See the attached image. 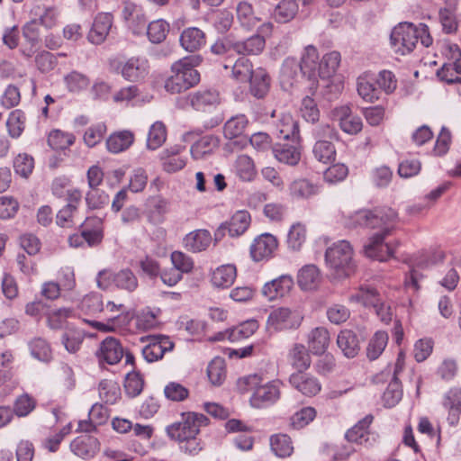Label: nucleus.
Returning a JSON list of instances; mask_svg holds the SVG:
<instances>
[{
	"label": "nucleus",
	"mask_w": 461,
	"mask_h": 461,
	"mask_svg": "<svg viewBox=\"0 0 461 461\" xmlns=\"http://www.w3.org/2000/svg\"><path fill=\"white\" fill-rule=\"evenodd\" d=\"M354 221L360 226L371 229L380 228L381 230L370 237L365 245V253L368 258L379 261H386L393 256L395 248L399 245L385 243L386 237L391 235L398 221V213L391 207H377L374 210H361L356 212Z\"/></svg>",
	"instance_id": "obj_1"
},
{
	"label": "nucleus",
	"mask_w": 461,
	"mask_h": 461,
	"mask_svg": "<svg viewBox=\"0 0 461 461\" xmlns=\"http://www.w3.org/2000/svg\"><path fill=\"white\" fill-rule=\"evenodd\" d=\"M209 424V419L203 413L186 411L180 414V419L165 429L167 436L176 442L179 448L186 454L195 456L203 444L198 437L202 427Z\"/></svg>",
	"instance_id": "obj_2"
},
{
	"label": "nucleus",
	"mask_w": 461,
	"mask_h": 461,
	"mask_svg": "<svg viewBox=\"0 0 461 461\" xmlns=\"http://www.w3.org/2000/svg\"><path fill=\"white\" fill-rule=\"evenodd\" d=\"M202 61L201 55H191L174 62L170 68L171 75L165 81L166 91L180 94L198 85L201 76L195 68Z\"/></svg>",
	"instance_id": "obj_3"
},
{
	"label": "nucleus",
	"mask_w": 461,
	"mask_h": 461,
	"mask_svg": "<svg viewBox=\"0 0 461 461\" xmlns=\"http://www.w3.org/2000/svg\"><path fill=\"white\" fill-rule=\"evenodd\" d=\"M325 261L336 278H346L355 273L353 249L347 240H339L329 247L325 252Z\"/></svg>",
	"instance_id": "obj_4"
},
{
	"label": "nucleus",
	"mask_w": 461,
	"mask_h": 461,
	"mask_svg": "<svg viewBox=\"0 0 461 461\" xmlns=\"http://www.w3.org/2000/svg\"><path fill=\"white\" fill-rule=\"evenodd\" d=\"M244 382L250 389L254 390L249 400L251 406L254 408H267L280 398L282 382L278 379L260 384L262 382L261 376L254 374L246 376Z\"/></svg>",
	"instance_id": "obj_5"
},
{
	"label": "nucleus",
	"mask_w": 461,
	"mask_h": 461,
	"mask_svg": "<svg viewBox=\"0 0 461 461\" xmlns=\"http://www.w3.org/2000/svg\"><path fill=\"white\" fill-rule=\"evenodd\" d=\"M418 41V31L416 25L412 23L402 22L398 23L390 34V44L393 51L400 55L412 52Z\"/></svg>",
	"instance_id": "obj_6"
},
{
	"label": "nucleus",
	"mask_w": 461,
	"mask_h": 461,
	"mask_svg": "<svg viewBox=\"0 0 461 461\" xmlns=\"http://www.w3.org/2000/svg\"><path fill=\"white\" fill-rule=\"evenodd\" d=\"M303 319L297 310L279 307L270 312L267 320V328L275 332L296 330L300 327Z\"/></svg>",
	"instance_id": "obj_7"
},
{
	"label": "nucleus",
	"mask_w": 461,
	"mask_h": 461,
	"mask_svg": "<svg viewBox=\"0 0 461 461\" xmlns=\"http://www.w3.org/2000/svg\"><path fill=\"white\" fill-rule=\"evenodd\" d=\"M97 284L103 289H106L111 284H113L119 289L132 292L138 286V279L133 272L128 268L116 273L104 270L99 272Z\"/></svg>",
	"instance_id": "obj_8"
},
{
	"label": "nucleus",
	"mask_w": 461,
	"mask_h": 461,
	"mask_svg": "<svg viewBox=\"0 0 461 461\" xmlns=\"http://www.w3.org/2000/svg\"><path fill=\"white\" fill-rule=\"evenodd\" d=\"M250 221L251 218L249 212H236L229 221L222 222L214 231L215 241H220L226 232L231 238L241 236L249 227Z\"/></svg>",
	"instance_id": "obj_9"
},
{
	"label": "nucleus",
	"mask_w": 461,
	"mask_h": 461,
	"mask_svg": "<svg viewBox=\"0 0 461 461\" xmlns=\"http://www.w3.org/2000/svg\"><path fill=\"white\" fill-rule=\"evenodd\" d=\"M117 70L122 77L130 82H140L149 72V60L145 57H131L124 62H119Z\"/></svg>",
	"instance_id": "obj_10"
},
{
	"label": "nucleus",
	"mask_w": 461,
	"mask_h": 461,
	"mask_svg": "<svg viewBox=\"0 0 461 461\" xmlns=\"http://www.w3.org/2000/svg\"><path fill=\"white\" fill-rule=\"evenodd\" d=\"M122 17L132 34L137 36L144 34L148 21L141 6L125 2L122 10Z\"/></svg>",
	"instance_id": "obj_11"
},
{
	"label": "nucleus",
	"mask_w": 461,
	"mask_h": 461,
	"mask_svg": "<svg viewBox=\"0 0 461 461\" xmlns=\"http://www.w3.org/2000/svg\"><path fill=\"white\" fill-rule=\"evenodd\" d=\"M373 420L374 416L372 414L366 415L357 424L347 430L345 434L346 439L350 443L363 445L365 447L372 446L375 441L374 433L369 429Z\"/></svg>",
	"instance_id": "obj_12"
},
{
	"label": "nucleus",
	"mask_w": 461,
	"mask_h": 461,
	"mask_svg": "<svg viewBox=\"0 0 461 461\" xmlns=\"http://www.w3.org/2000/svg\"><path fill=\"white\" fill-rule=\"evenodd\" d=\"M277 246L278 242L274 235L263 233L258 236L250 245V257L255 262L267 260L273 257Z\"/></svg>",
	"instance_id": "obj_13"
},
{
	"label": "nucleus",
	"mask_w": 461,
	"mask_h": 461,
	"mask_svg": "<svg viewBox=\"0 0 461 461\" xmlns=\"http://www.w3.org/2000/svg\"><path fill=\"white\" fill-rule=\"evenodd\" d=\"M280 85L285 91L305 80V77L295 58L287 57L284 59L279 75Z\"/></svg>",
	"instance_id": "obj_14"
},
{
	"label": "nucleus",
	"mask_w": 461,
	"mask_h": 461,
	"mask_svg": "<svg viewBox=\"0 0 461 461\" xmlns=\"http://www.w3.org/2000/svg\"><path fill=\"white\" fill-rule=\"evenodd\" d=\"M303 74L312 86L318 83L319 70V53L313 45H307L302 53L301 59L298 61Z\"/></svg>",
	"instance_id": "obj_15"
},
{
	"label": "nucleus",
	"mask_w": 461,
	"mask_h": 461,
	"mask_svg": "<svg viewBox=\"0 0 461 461\" xmlns=\"http://www.w3.org/2000/svg\"><path fill=\"white\" fill-rule=\"evenodd\" d=\"M294 285V278L289 274H284L267 282L262 287V294L269 301H274L289 294Z\"/></svg>",
	"instance_id": "obj_16"
},
{
	"label": "nucleus",
	"mask_w": 461,
	"mask_h": 461,
	"mask_svg": "<svg viewBox=\"0 0 461 461\" xmlns=\"http://www.w3.org/2000/svg\"><path fill=\"white\" fill-rule=\"evenodd\" d=\"M113 15L112 13H99L95 17L87 40L95 45L103 43L112 30Z\"/></svg>",
	"instance_id": "obj_17"
},
{
	"label": "nucleus",
	"mask_w": 461,
	"mask_h": 461,
	"mask_svg": "<svg viewBox=\"0 0 461 461\" xmlns=\"http://www.w3.org/2000/svg\"><path fill=\"white\" fill-rule=\"evenodd\" d=\"M357 91L358 95L366 102L375 103L382 98L381 92L377 89L374 73L364 72L357 79Z\"/></svg>",
	"instance_id": "obj_18"
},
{
	"label": "nucleus",
	"mask_w": 461,
	"mask_h": 461,
	"mask_svg": "<svg viewBox=\"0 0 461 461\" xmlns=\"http://www.w3.org/2000/svg\"><path fill=\"white\" fill-rule=\"evenodd\" d=\"M357 91L358 95L366 102L375 103L382 98L381 92L377 89L374 73L364 72L357 79Z\"/></svg>",
	"instance_id": "obj_19"
},
{
	"label": "nucleus",
	"mask_w": 461,
	"mask_h": 461,
	"mask_svg": "<svg viewBox=\"0 0 461 461\" xmlns=\"http://www.w3.org/2000/svg\"><path fill=\"white\" fill-rule=\"evenodd\" d=\"M124 350L120 340L113 337H107L101 343L97 352L100 361L109 365L117 364L123 357Z\"/></svg>",
	"instance_id": "obj_20"
},
{
	"label": "nucleus",
	"mask_w": 461,
	"mask_h": 461,
	"mask_svg": "<svg viewBox=\"0 0 461 461\" xmlns=\"http://www.w3.org/2000/svg\"><path fill=\"white\" fill-rule=\"evenodd\" d=\"M70 449L76 456L83 459H89L99 451L100 443L95 437L82 435L72 440Z\"/></svg>",
	"instance_id": "obj_21"
},
{
	"label": "nucleus",
	"mask_w": 461,
	"mask_h": 461,
	"mask_svg": "<svg viewBox=\"0 0 461 461\" xmlns=\"http://www.w3.org/2000/svg\"><path fill=\"white\" fill-rule=\"evenodd\" d=\"M289 383L303 395L309 397L316 395L321 389L320 381L304 372L292 374L289 377Z\"/></svg>",
	"instance_id": "obj_22"
},
{
	"label": "nucleus",
	"mask_w": 461,
	"mask_h": 461,
	"mask_svg": "<svg viewBox=\"0 0 461 461\" xmlns=\"http://www.w3.org/2000/svg\"><path fill=\"white\" fill-rule=\"evenodd\" d=\"M212 240L211 232L205 229H198L187 233L183 239L185 249L192 253L206 250Z\"/></svg>",
	"instance_id": "obj_23"
},
{
	"label": "nucleus",
	"mask_w": 461,
	"mask_h": 461,
	"mask_svg": "<svg viewBox=\"0 0 461 461\" xmlns=\"http://www.w3.org/2000/svg\"><path fill=\"white\" fill-rule=\"evenodd\" d=\"M81 232L88 247H95L101 244L104 239V224L99 217H87L80 224Z\"/></svg>",
	"instance_id": "obj_24"
},
{
	"label": "nucleus",
	"mask_w": 461,
	"mask_h": 461,
	"mask_svg": "<svg viewBox=\"0 0 461 461\" xmlns=\"http://www.w3.org/2000/svg\"><path fill=\"white\" fill-rule=\"evenodd\" d=\"M297 142L293 143H276L272 151L274 157L283 164L294 167L301 160V149Z\"/></svg>",
	"instance_id": "obj_25"
},
{
	"label": "nucleus",
	"mask_w": 461,
	"mask_h": 461,
	"mask_svg": "<svg viewBox=\"0 0 461 461\" xmlns=\"http://www.w3.org/2000/svg\"><path fill=\"white\" fill-rule=\"evenodd\" d=\"M185 147L175 146L164 149L160 154L162 168L167 173H176L186 165V158L180 155Z\"/></svg>",
	"instance_id": "obj_26"
},
{
	"label": "nucleus",
	"mask_w": 461,
	"mask_h": 461,
	"mask_svg": "<svg viewBox=\"0 0 461 461\" xmlns=\"http://www.w3.org/2000/svg\"><path fill=\"white\" fill-rule=\"evenodd\" d=\"M249 82V93L258 99H263L269 92L271 77L263 68H258L248 79Z\"/></svg>",
	"instance_id": "obj_27"
},
{
	"label": "nucleus",
	"mask_w": 461,
	"mask_h": 461,
	"mask_svg": "<svg viewBox=\"0 0 461 461\" xmlns=\"http://www.w3.org/2000/svg\"><path fill=\"white\" fill-rule=\"evenodd\" d=\"M179 41L184 50L189 52H194L205 45L206 37L205 33L201 29L197 27H188L181 32Z\"/></svg>",
	"instance_id": "obj_28"
},
{
	"label": "nucleus",
	"mask_w": 461,
	"mask_h": 461,
	"mask_svg": "<svg viewBox=\"0 0 461 461\" xmlns=\"http://www.w3.org/2000/svg\"><path fill=\"white\" fill-rule=\"evenodd\" d=\"M220 104L219 93L216 90H199L190 95V104L200 112H206Z\"/></svg>",
	"instance_id": "obj_29"
},
{
	"label": "nucleus",
	"mask_w": 461,
	"mask_h": 461,
	"mask_svg": "<svg viewBox=\"0 0 461 461\" xmlns=\"http://www.w3.org/2000/svg\"><path fill=\"white\" fill-rule=\"evenodd\" d=\"M266 45L265 38L259 34H254L244 41H237L234 43V52L243 55H258Z\"/></svg>",
	"instance_id": "obj_30"
},
{
	"label": "nucleus",
	"mask_w": 461,
	"mask_h": 461,
	"mask_svg": "<svg viewBox=\"0 0 461 461\" xmlns=\"http://www.w3.org/2000/svg\"><path fill=\"white\" fill-rule=\"evenodd\" d=\"M337 344L344 356L348 358L356 357L360 349L358 338L351 330H341L338 335Z\"/></svg>",
	"instance_id": "obj_31"
},
{
	"label": "nucleus",
	"mask_w": 461,
	"mask_h": 461,
	"mask_svg": "<svg viewBox=\"0 0 461 461\" xmlns=\"http://www.w3.org/2000/svg\"><path fill=\"white\" fill-rule=\"evenodd\" d=\"M443 405L449 411L447 417L449 424H457L459 414L461 413V389L454 388L449 390L444 397Z\"/></svg>",
	"instance_id": "obj_32"
},
{
	"label": "nucleus",
	"mask_w": 461,
	"mask_h": 461,
	"mask_svg": "<svg viewBox=\"0 0 461 461\" xmlns=\"http://www.w3.org/2000/svg\"><path fill=\"white\" fill-rule=\"evenodd\" d=\"M330 344V333L324 327H317L308 335V346L315 355L323 354Z\"/></svg>",
	"instance_id": "obj_33"
},
{
	"label": "nucleus",
	"mask_w": 461,
	"mask_h": 461,
	"mask_svg": "<svg viewBox=\"0 0 461 461\" xmlns=\"http://www.w3.org/2000/svg\"><path fill=\"white\" fill-rule=\"evenodd\" d=\"M341 60L340 53L330 51L319 59L318 79H330L332 77L339 66Z\"/></svg>",
	"instance_id": "obj_34"
},
{
	"label": "nucleus",
	"mask_w": 461,
	"mask_h": 461,
	"mask_svg": "<svg viewBox=\"0 0 461 461\" xmlns=\"http://www.w3.org/2000/svg\"><path fill=\"white\" fill-rule=\"evenodd\" d=\"M321 281V274L314 265L303 267L297 276V283L302 290H313Z\"/></svg>",
	"instance_id": "obj_35"
},
{
	"label": "nucleus",
	"mask_w": 461,
	"mask_h": 461,
	"mask_svg": "<svg viewBox=\"0 0 461 461\" xmlns=\"http://www.w3.org/2000/svg\"><path fill=\"white\" fill-rule=\"evenodd\" d=\"M234 170L236 176L244 182H251L257 176L253 159L245 154L237 157L234 163Z\"/></svg>",
	"instance_id": "obj_36"
},
{
	"label": "nucleus",
	"mask_w": 461,
	"mask_h": 461,
	"mask_svg": "<svg viewBox=\"0 0 461 461\" xmlns=\"http://www.w3.org/2000/svg\"><path fill=\"white\" fill-rule=\"evenodd\" d=\"M237 276L236 267L231 264L217 267L212 276V283L218 288L230 287Z\"/></svg>",
	"instance_id": "obj_37"
},
{
	"label": "nucleus",
	"mask_w": 461,
	"mask_h": 461,
	"mask_svg": "<svg viewBox=\"0 0 461 461\" xmlns=\"http://www.w3.org/2000/svg\"><path fill=\"white\" fill-rule=\"evenodd\" d=\"M436 75L440 81L448 85L459 81L461 77V57L445 62Z\"/></svg>",
	"instance_id": "obj_38"
},
{
	"label": "nucleus",
	"mask_w": 461,
	"mask_h": 461,
	"mask_svg": "<svg viewBox=\"0 0 461 461\" xmlns=\"http://www.w3.org/2000/svg\"><path fill=\"white\" fill-rule=\"evenodd\" d=\"M289 194L296 200L308 199L318 192L317 185L305 178L294 180L288 187Z\"/></svg>",
	"instance_id": "obj_39"
},
{
	"label": "nucleus",
	"mask_w": 461,
	"mask_h": 461,
	"mask_svg": "<svg viewBox=\"0 0 461 461\" xmlns=\"http://www.w3.org/2000/svg\"><path fill=\"white\" fill-rule=\"evenodd\" d=\"M297 0H282L274 10V19L279 23L292 21L298 13Z\"/></svg>",
	"instance_id": "obj_40"
},
{
	"label": "nucleus",
	"mask_w": 461,
	"mask_h": 461,
	"mask_svg": "<svg viewBox=\"0 0 461 461\" xmlns=\"http://www.w3.org/2000/svg\"><path fill=\"white\" fill-rule=\"evenodd\" d=\"M289 361L296 373H303L311 366V357L302 344H295L289 352Z\"/></svg>",
	"instance_id": "obj_41"
},
{
	"label": "nucleus",
	"mask_w": 461,
	"mask_h": 461,
	"mask_svg": "<svg viewBox=\"0 0 461 461\" xmlns=\"http://www.w3.org/2000/svg\"><path fill=\"white\" fill-rule=\"evenodd\" d=\"M133 139V134L129 131L113 133L106 140L107 149L115 154L124 151L132 144Z\"/></svg>",
	"instance_id": "obj_42"
},
{
	"label": "nucleus",
	"mask_w": 461,
	"mask_h": 461,
	"mask_svg": "<svg viewBox=\"0 0 461 461\" xmlns=\"http://www.w3.org/2000/svg\"><path fill=\"white\" fill-rule=\"evenodd\" d=\"M312 154L318 161L328 164L335 160L336 149L331 141L319 140L313 145Z\"/></svg>",
	"instance_id": "obj_43"
},
{
	"label": "nucleus",
	"mask_w": 461,
	"mask_h": 461,
	"mask_svg": "<svg viewBox=\"0 0 461 461\" xmlns=\"http://www.w3.org/2000/svg\"><path fill=\"white\" fill-rule=\"evenodd\" d=\"M376 81L377 89L385 95H392L397 88V78L394 73L388 69L380 70L377 74L374 73Z\"/></svg>",
	"instance_id": "obj_44"
},
{
	"label": "nucleus",
	"mask_w": 461,
	"mask_h": 461,
	"mask_svg": "<svg viewBox=\"0 0 461 461\" xmlns=\"http://www.w3.org/2000/svg\"><path fill=\"white\" fill-rule=\"evenodd\" d=\"M271 450L276 456L287 457L294 452L291 438L286 434H276L270 438Z\"/></svg>",
	"instance_id": "obj_45"
},
{
	"label": "nucleus",
	"mask_w": 461,
	"mask_h": 461,
	"mask_svg": "<svg viewBox=\"0 0 461 461\" xmlns=\"http://www.w3.org/2000/svg\"><path fill=\"white\" fill-rule=\"evenodd\" d=\"M258 329L256 320H248L233 328L229 329V340L238 342L252 336Z\"/></svg>",
	"instance_id": "obj_46"
},
{
	"label": "nucleus",
	"mask_w": 461,
	"mask_h": 461,
	"mask_svg": "<svg viewBox=\"0 0 461 461\" xmlns=\"http://www.w3.org/2000/svg\"><path fill=\"white\" fill-rule=\"evenodd\" d=\"M218 147V142L212 136H204L194 143L190 149L194 159H201L210 155Z\"/></svg>",
	"instance_id": "obj_47"
},
{
	"label": "nucleus",
	"mask_w": 461,
	"mask_h": 461,
	"mask_svg": "<svg viewBox=\"0 0 461 461\" xmlns=\"http://www.w3.org/2000/svg\"><path fill=\"white\" fill-rule=\"evenodd\" d=\"M388 342V334L378 330L369 340L366 348V356L370 360L377 359L384 352Z\"/></svg>",
	"instance_id": "obj_48"
},
{
	"label": "nucleus",
	"mask_w": 461,
	"mask_h": 461,
	"mask_svg": "<svg viewBox=\"0 0 461 461\" xmlns=\"http://www.w3.org/2000/svg\"><path fill=\"white\" fill-rule=\"evenodd\" d=\"M167 212V202L160 196L152 197L149 200L148 218L154 224L161 223L164 215Z\"/></svg>",
	"instance_id": "obj_49"
},
{
	"label": "nucleus",
	"mask_w": 461,
	"mask_h": 461,
	"mask_svg": "<svg viewBox=\"0 0 461 461\" xmlns=\"http://www.w3.org/2000/svg\"><path fill=\"white\" fill-rule=\"evenodd\" d=\"M169 32V24L162 19L148 23L145 32L152 43H160Z\"/></svg>",
	"instance_id": "obj_50"
},
{
	"label": "nucleus",
	"mask_w": 461,
	"mask_h": 461,
	"mask_svg": "<svg viewBox=\"0 0 461 461\" xmlns=\"http://www.w3.org/2000/svg\"><path fill=\"white\" fill-rule=\"evenodd\" d=\"M299 123L294 120V117H282L279 124V138L291 140L292 142L300 141Z\"/></svg>",
	"instance_id": "obj_51"
},
{
	"label": "nucleus",
	"mask_w": 461,
	"mask_h": 461,
	"mask_svg": "<svg viewBox=\"0 0 461 461\" xmlns=\"http://www.w3.org/2000/svg\"><path fill=\"white\" fill-rule=\"evenodd\" d=\"M402 397V384L398 377H393L383 394L384 405L386 408L394 407Z\"/></svg>",
	"instance_id": "obj_52"
},
{
	"label": "nucleus",
	"mask_w": 461,
	"mask_h": 461,
	"mask_svg": "<svg viewBox=\"0 0 461 461\" xmlns=\"http://www.w3.org/2000/svg\"><path fill=\"white\" fill-rule=\"evenodd\" d=\"M166 138V126L162 122L158 121L150 126L147 139V147L149 149L155 150L165 142Z\"/></svg>",
	"instance_id": "obj_53"
},
{
	"label": "nucleus",
	"mask_w": 461,
	"mask_h": 461,
	"mask_svg": "<svg viewBox=\"0 0 461 461\" xmlns=\"http://www.w3.org/2000/svg\"><path fill=\"white\" fill-rule=\"evenodd\" d=\"M123 386L127 396L137 397L143 391L144 379L139 372H130L125 376Z\"/></svg>",
	"instance_id": "obj_54"
},
{
	"label": "nucleus",
	"mask_w": 461,
	"mask_h": 461,
	"mask_svg": "<svg viewBox=\"0 0 461 461\" xmlns=\"http://www.w3.org/2000/svg\"><path fill=\"white\" fill-rule=\"evenodd\" d=\"M29 348L32 356L41 361L50 362L52 359V352L46 340L36 338L30 341Z\"/></svg>",
	"instance_id": "obj_55"
},
{
	"label": "nucleus",
	"mask_w": 461,
	"mask_h": 461,
	"mask_svg": "<svg viewBox=\"0 0 461 461\" xmlns=\"http://www.w3.org/2000/svg\"><path fill=\"white\" fill-rule=\"evenodd\" d=\"M75 136L59 130L52 131L48 136V144L52 149H66L75 142Z\"/></svg>",
	"instance_id": "obj_56"
},
{
	"label": "nucleus",
	"mask_w": 461,
	"mask_h": 461,
	"mask_svg": "<svg viewBox=\"0 0 461 461\" xmlns=\"http://www.w3.org/2000/svg\"><path fill=\"white\" fill-rule=\"evenodd\" d=\"M101 399L107 404H114L121 394L119 385L109 380H103L98 386Z\"/></svg>",
	"instance_id": "obj_57"
},
{
	"label": "nucleus",
	"mask_w": 461,
	"mask_h": 461,
	"mask_svg": "<svg viewBox=\"0 0 461 461\" xmlns=\"http://www.w3.org/2000/svg\"><path fill=\"white\" fill-rule=\"evenodd\" d=\"M316 410L313 407H303L290 418V426L300 429L307 426L316 417Z\"/></svg>",
	"instance_id": "obj_58"
},
{
	"label": "nucleus",
	"mask_w": 461,
	"mask_h": 461,
	"mask_svg": "<svg viewBox=\"0 0 461 461\" xmlns=\"http://www.w3.org/2000/svg\"><path fill=\"white\" fill-rule=\"evenodd\" d=\"M247 124L246 117H230L223 127L225 138L231 140L242 135Z\"/></svg>",
	"instance_id": "obj_59"
},
{
	"label": "nucleus",
	"mask_w": 461,
	"mask_h": 461,
	"mask_svg": "<svg viewBox=\"0 0 461 461\" xmlns=\"http://www.w3.org/2000/svg\"><path fill=\"white\" fill-rule=\"evenodd\" d=\"M34 168V159L27 153H20L14 159V172L22 177L27 178Z\"/></svg>",
	"instance_id": "obj_60"
},
{
	"label": "nucleus",
	"mask_w": 461,
	"mask_h": 461,
	"mask_svg": "<svg viewBox=\"0 0 461 461\" xmlns=\"http://www.w3.org/2000/svg\"><path fill=\"white\" fill-rule=\"evenodd\" d=\"M207 375L213 385H221L226 377L223 359L218 357L211 361L207 367Z\"/></svg>",
	"instance_id": "obj_61"
},
{
	"label": "nucleus",
	"mask_w": 461,
	"mask_h": 461,
	"mask_svg": "<svg viewBox=\"0 0 461 461\" xmlns=\"http://www.w3.org/2000/svg\"><path fill=\"white\" fill-rule=\"evenodd\" d=\"M254 71L252 63L246 57L239 58L232 66L233 77L241 82L248 81Z\"/></svg>",
	"instance_id": "obj_62"
},
{
	"label": "nucleus",
	"mask_w": 461,
	"mask_h": 461,
	"mask_svg": "<svg viewBox=\"0 0 461 461\" xmlns=\"http://www.w3.org/2000/svg\"><path fill=\"white\" fill-rule=\"evenodd\" d=\"M83 339L82 332L77 330L69 329L65 330L61 335V343L70 353H75L79 349Z\"/></svg>",
	"instance_id": "obj_63"
},
{
	"label": "nucleus",
	"mask_w": 461,
	"mask_h": 461,
	"mask_svg": "<svg viewBox=\"0 0 461 461\" xmlns=\"http://www.w3.org/2000/svg\"><path fill=\"white\" fill-rule=\"evenodd\" d=\"M237 18L241 26L250 29L257 23V18L253 14L252 5L248 2H240L237 6Z\"/></svg>",
	"instance_id": "obj_64"
}]
</instances>
